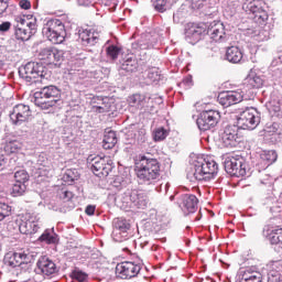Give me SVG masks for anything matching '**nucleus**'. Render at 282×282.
Returning a JSON list of instances; mask_svg holds the SVG:
<instances>
[{
  "instance_id": "c9c22d12",
  "label": "nucleus",
  "mask_w": 282,
  "mask_h": 282,
  "mask_svg": "<svg viewBox=\"0 0 282 282\" xmlns=\"http://www.w3.org/2000/svg\"><path fill=\"white\" fill-rule=\"evenodd\" d=\"M122 48L117 45H109L106 48V56L109 61H118V56H120Z\"/></svg>"
},
{
  "instance_id": "20e7f679",
  "label": "nucleus",
  "mask_w": 282,
  "mask_h": 282,
  "mask_svg": "<svg viewBox=\"0 0 282 282\" xmlns=\"http://www.w3.org/2000/svg\"><path fill=\"white\" fill-rule=\"evenodd\" d=\"M36 252L31 249H22L19 251H9L4 254L3 265L11 270L14 268H21L24 272L30 270V263L34 261Z\"/></svg>"
},
{
  "instance_id": "c03bdc74",
  "label": "nucleus",
  "mask_w": 282,
  "mask_h": 282,
  "mask_svg": "<svg viewBox=\"0 0 282 282\" xmlns=\"http://www.w3.org/2000/svg\"><path fill=\"white\" fill-rule=\"evenodd\" d=\"M101 3L106 12H116L118 8V0H101Z\"/></svg>"
},
{
  "instance_id": "4468645a",
  "label": "nucleus",
  "mask_w": 282,
  "mask_h": 282,
  "mask_svg": "<svg viewBox=\"0 0 282 282\" xmlns=\"http://www.w3.org/2000/svg\"><path fill=\"white\" fill-rule=\"evenodd\" d=\"M112 224L113 241H116L117 243H122V241H127V239H129V230H131V224H129V220L124 218H115Z\"/></svg>"
},
{
  "instance_id": "6ab92c4d",
  "label": "nucleus",
  "mask_w": 282,
  "mask_h": 282,
  "mask_svg": "<svg viewBox=\"0 0 282 282\" xmlns=\"http://www.w3.org/2000/svg\"><path fill=\"white\" fill-rule=\"evenodd\" d=\"M39 58L43 61L45 65H58V63L63 61V51H58L56 47L41 48Z\"/></svg>"
},
{
  "instance_id": "864d4df0",
  "label": "nucleus",
  "mask_w": 282,
  "mask_h": 282,
  "mask_svg": "<svg viewBox=\"0 0 282 282\" xmlns=\"http://www.w3.org/2000/svg\"><path fill=\"white\" fill-rule=\"evenodd\" d=\"M32 19V14L28 15H15L14 21L18 22L20 25H26L28 21Z\"/></svg>"
},
{
  "instance_id": "c756f323",
  "label": "nucleus",
  "mask_w": 282,
  "mask_h": 282,
  "mask_svg": "<svg viewBox=\"0 0 282 282\" xmlns=\"http://www.w3.org/2000/svg\"><path fill=\"white\" fill-rule=\"evenodd\" d=\"M118 144V137L116 135V131L110 130L106 132L102 140V147L106 150L113 149Z\"/></svg>"
},
{
  "instance_id": "8fccbe9b",
  "label": "nucleus",
  "mask_w": 282,
  "mask_h": 282,
  "mask_svg": "<svg viewBox=\"0 0 282 282\" xmlns=\"http://www.w3.org/2000/svg\"><path fill=\"white\" fill-rule=\"evenodd\" d=\"M134 140L138 144H144L147 142V130L141 129L134 133Z\"/></svg>"
},
{
  "instance_id": "bb28decb",
  "label": "nucleus",
  "mask_w": 282,
  "mask_h": 282,
  "mask_svg": "<svg viewBox=\"0 0 282 282\" xmlns=\"http://www.w3.org/2000/svg\"><path fill=\"white\" fill-rule=\"evenodd\" d=\"M226 61L229 63H241L243 61V52L238 46H229L226 51Z\"/></svg>"
},
{
  "instance_id": "680f3d73",
  "label": "nucleus",
  "mask_w": 282,
  "mask_h": 282,
  "mask_svg": "<svg viewBox=\"0 0 282 282\" xmlns=\"http://www.w3.org/2000/svg\"><path fill=\"white\" fill-rule=\"evenodd\" d=\"M10 28H12V23L10 22H2L0 24V32H8L10 30Z\"/></svg>"
},
{
  "instance_id": "412c9836",
  "label": "nucleus",
  "mask_w": 282,
  "mask_h": 282,
  "mask_svg": "<svg viewBox=\"0 0 282 282\" xmlns=\"http://www.w3.org/2000/svg\"><path fill=\"white\" fill-rule=\"evenodd\" d=\"M243 101L241 91L229 90L218 95V102L223 107H231V105H239Z\"/></svg>"
},
{
  "instance_id": "ddd939ff",
  "label": "nucleus",
  "mask_w": 282,
  "mask_h": 282,
  "mask_svg": "<svg viewBox=\"0 0 282 282\" xmlns=\"http://www.w3.org/2000/svg\"><path fill=\"white\" fill-rule=\"evenodd\" d=\"M225 171L228 175L234 177H245L246 175V161L242 156H227L225 160Z\"/></svg>"
},
{
  "instance_id": "f3484780",
  "label": "nucleus",
  "mask_w": 282,
  "mask_h": 282,
  "mask_svg": "<svg viewBox=\"0 0 282 282\" xmlns=\"http://www.w3.org/2000/svg\"><path fill=\"white\" fill-rule=\"evenodd\" d=\"M203 34H206V24L204 23H188L185 28V41L191 45L202 41Z\"/></svg>"
},
{
  "instance_id": "338daca9",
  "label": "nucleus",
  "mask_w": 282,
  "mask_h": 282,
  "mask_svg": "<svg viewBox=\"0 0 282 282\" xmlns=\"http://www.w3.org/2000/svg\"><path fill=\"white\" fill-rule=\"evenodd\" d=\"M164 187L165 193H167L169 188L171 187V184L166 183L165 185H161V188Z\"/></svg>"
},
{
  "instance_id": "bf43d9fd",
  "label": "nucleus",
  "mask_w": 282,
  "mask_h": 282,
  "mask_svg": "<svg viewBox=\"0 0 282 282\" xmlns=\"http://www.w3.org/2000/svg\"><path fill=\"white\" fill-rule=\"evenodd\" d=\"M73 197H74V193L69 191H64L61 194V198L64 199L65 202H69L70 199H73Z\"/></svg>"
},
{
  "instance_id": "e2e57ef3",
  "label": "nucleus",
  "mask_w": 282,
  "mask_h": 282,
  "mask_svg": "<svg viewBox=\"0 0 282 282\" xmlns=\"http://www.w3.org/2000/svg\"><path fill=\"white\" fill-rule=\"evenodd\" d=\"M279 63H282V51L278 53V56L272 61L271 65L276 66Z\"/></svg>"
},
{
  "instance_id": "1a4fd4ad",
  "label": "nucleus",
  "mask_w": 282,
  "mask_h": 282,
  "mask_svg": "<svg viewBox=\"0 0 282 282\" xmlns=\"http://www.w3.org/2000/svg\"><path fill=\"white\" fill-rule=\"evenodd\" d=\"M122 204L130 208H141L144 210L149 206V194L144 189H127L121 195Z\"/></svg>"
},
{
  "instance_id": "774afa93",
  "label": "nucleus",
  "mask_w": 282,
  "mask_h": 282,
  "mask_svg": "<svg viewBox=\"0 0 282 282\" xmlns=\"http://www.w3.org/2000/svg\"><path fill=\"white\" fill-rule=\"evenodd\" d=\"M276 230H278V235L280 237V241L282 243V228H276Z\"/></svg>"
},
{
  "instance_id": "9b49d317",
  "label": "nucleus",
  "mask_w": 282,
  "mask_h": 282,
  "mask_svg": "<svg viewBox=\"0 0 282 282\" xmlns=\"http://www.w3.org/2000/svg\"><path fill=\"white\" fill-rule=\"evenodd\" d=\"M90 162V169L97 177H107L113 169V161L109 156H91L88 158Z\"/></svg>"
},
{
  "instance_id": "052dcab7",
  "label": "nucleus",
  "mask_w": 282,
  "mask_h": 282,
  "mask_svg": "<svg viewBox=\"0 0 282 282\" xmlns=\"http://www.w3.org/2000/svg\"><path fill=\"white\" fill-rule=\"evenodd\" d=\"M19 6L22 10H30L32 2H30V0H20Z\"/></svg>"
},
{
  "instance_id": "f257e3e1",
  "label": "nucleus",
  "mask_w": 282,
  "mask_h": 282,
  "mask_svg": "<svg viewBox=\"0 0 282 282\" xmlns=\"http://www.w3.org/2000/svg\"><path fill=\"white\" fill-rule=\"evenodd\" d=\"M242 9H245L249 14H253V23L251 28L245 30V35L250 36L251 39H256V41H268L270 39V34L268 31H263L261 25H265V21H268V11H265V3L262 0H253L249 2H245L242 4Z\"/></svg>"
},
{
  "instance_id": "79ce46f5",
  "label": "nucleus",
  "mask_w": 282,
  "mask_h": 282,
  "mask_svg": "<svg viewBox=\"0 0 282 282\" xmlns=\"http://www.w3.org/2000/svg\"><path fill=\"white\" fill-rule=\"evenodd\" d=\"M14 180L18 183L25 184L30 180V174L25 170H19L14 173Z\"/></svg>"
},
{
  "instance_id": "6e6d98bb",
  "label": "nucleus",
  "mask_w": 282,
  "mask_h": 282,
  "mask_svg": "<svg viewBox=\"0 0 282 282\" xmlns=\"http://www.w3.org/2000/svg\"><path fill=\"white\" fill-rule=\"evenodd\" d=\"M269 133H275L276 135H281L282 126L278 122L272 123V126L269 128Z\"/></svg>"
},
{
  "instance_id": "69168bd1",
  "label": "nucleus",
  "mask_w": 282,
  "mask_h": 282,
  "mask_svg": "<svg viewBox=\"0 0 282 282\" xmlns=\"http://www.w3.org/2000/svg\"><path fill=\"white\" fill-rule=\"evenodd\" d=\"M4 164H6V161L3 160V156L0 155V171H3Z\"/></svg>"
},
{
  "instance_id": "49530a36",
  "label": "nucleus",
  "mask_w": 282,
  "mask_h": 282,
  "mask_svg": "<svg viewBox=\"0 0 282 282\" xmlns=\"http://www.w3.org/2000/svg\"><path fill=\"white\" fill-rule=\"evenodd\" d=\"M166 135H169V132L164 128H158L154 131V140H155V142H160L162 140H165Z\"/></svg>"
},
{
  "instance_id": "a19ab883",
  "label": "nucleus",
  "mask_w": 282,
  "mask_h": 282,
  "mask_svg": "<svg viewBox=\"0 0 282 282\" xmlns=\"http://www.w3.org/2000/svg\"><path fill=\"white\" fill-rule=\"evenodd\" d=\"M12 215V206L0 202V221Z\"/></svg>"
},
{
  "instance_id": "de8ad7c7",
  "label": "nucleus",
  "mask_w": 282,
  "mask_h": 282,
  "mask_svg": "<svg viewBox=\"0 0 282 282\" xmlns=\"http://www.w3.org/2000/svg\"><path fill=\"white\" fill-rule=\"evenodd\" d=\"M22 147L23 144L17 140H13L7 143V149L8 151H10V153H17V151H19Z\"/></svg>"
},
{
  "instance_id": "2eb2a0df",
  "label": "nucleus",
  "mask_w": 282,
  "mask_h": 282,
  "mask_svg": "<svg viewBox=\"0 0 282 282\" xmlns=\"http://www.w3.org/2000/svg\"><path fill=\"white\" fill-rule=\"evenodd\" d=\"M206 34L215 43H226L230 39V35L226 33V26L221 22H213L208 28L206 26Z\"/></svg>"
},
{
  "instance_id": "4c0bfd02",
  "label": "nucleus",
  "mask_w": 282,
  "mask_h": 282,
  "mask_svg": "<svg viewBox=\"0 0 282 282\" xmlns=\"http://www.w3.org/2000/svg\"><path fill=\"white\" fill-rule=\"evenodd\" d=\"M78 171L76 170H66V172L63 175V182L65 184L72 185L76 180H78Z\"/></svg>"
},
{
  "instance_id": "72a5a7b5",
  "label": "nucleus",
  "mask_w": 282,
  "mask_h": 282,
  "mask_svg": "<svg viewBox=\"0 0 282 282\" xmlns=\"http://www.w3.org/2000/svg\"><path fill=\"white\" fill-rule=\"evenodd\" d=\"M25 191H28V185H25V183L15 182L10 189V194L12 197H21Z\"/></svg>"
},
{
  "instance_id": "f704fd0d",
  "label": "nucleus",
  "mask_w": 282,
  "mask_h": 282,
  "mask_svg": "<svg viewBox=\"0 0 282 282\" xmlns=\"http://www.w3.org/2000/svg\"><path fill=\"white\" fill-rule=\"evenodd\" d=\"M31 36L32 32L28 31V29L19 24L15 26V39H18V41H30Z\"/></svg>"
},
{
  "instance_id": "f8f14e48",
  "label": "nucleus",
  "mask_w": 282,
  "mask_h": 282,
  "mask_svg": "<svg viewBox=\"0 0 282 282\" xmlns=\"http://www.w3.org/2000/svg\"><path fill=\"white\" fill-rule=\"evenodd\" d=\"M221 115L218 110H203L196 120V124L200 131H210V129L217 127Z\"/></svg>"
},
{
  "instance_id": "393cba45",
  "label": "nucleus",
  "mask_w": 282,
  "mask_h": 282,
  "mask_svg": "<svg viewBox=\"0 0 282 282\" xmlns=\"http://www.w3.org/2000/svg\"><path fill=\"white\" fill-rule=\"evenodd\" d=\"M240 282H262L263 274H261L256 267H249L240 271Z\"/></svg>"
},
{
  "instance_id": "2f4dec72",
  "label": "nucleus",
  "mask_w": 282,
  "mask_h": 282,
  "mask_svg": "<svg viewBox=\"0 0 282 282\" xmlns=\"http://www.w3.org/2000/svg\"><path fill=\"white\" fill-rule=\"evenodd\" d=\"M260 158L267 166H270L271 164H274V162H276V158H279V155L274 150H265L260 154Z\"/></svg>"
},
{
  "instance_id": "0eeeda50",
  "label": "nucleus",
  "mask_w": 282,
  "mask_h": 282,
  "mask_svg": "<svg viewBox=\"0 0 282 282\" xmlns=\"http://www.w3.org/2000/svg\"><path fill=\"white\" fill-rule=\"evenodd\" d=\"M19 74L26 83H39L36 78H40V83H43V79H47V67L37 62H29L20 67Z\"/></svg>"
},
{
  "instance_id": "473e14b6",
  "label": "nucleus",
  "mask_w": 282,
  "mask_h": 282,
  "mask_svg": "<svg viewBox=\"0 0 282 282\" xmlns=\"http://www.w3.org/2000/svg\"><path fill=\"white\" fill-rule=\"evenodd\" d=\"M121 67L126 72H135L138 69V59H135V56L133 55H128L121 64Z\"/></svg>"
},
{
  "instance_id": "09e8293b",
  "label": "nucleus",
  "mask_w": 282,
  "mask_h": 282,
  "mask_svg": "<svg viewBox=\"0 0 282 282\" xmlns=\"http://www.w3.org/2000/svg\"><path fill=\"white\" fill-rule=\"evenodd\" d=\"M154 9L158 10V12H166L169 10V3L166 0H155L153 3Z\"/></svg>"
},
{
  "instance_id": "13d9d810",
  "label": "nucleus",
  "mask_w": 282,
  "mask_h": 282,
  "mask_svg": "<svg viewBox=\"0 0 282 282\" xmlns=\"http://www.w3.org/2000/svg\"><path fill=\"white\" fill-rule=\"evenodd\" d=\"M77 3L83 8H89V6H96V0H77Z\"/></svg>"
},
{
  "instance_id": "c85d7f7f",
  "label": "nucleus",
  "mask_w": 282,
  "mask_h": 282,
  "mask_svg": "<svg viewBox=\"0 0 282 282\" xmlns=\"http://www.w3.org/2000/svg\"><path fill=\"white\" fill-rule=\"evenodd\" d=\"M263 237L270 241L273 246L281 243V238L279 236L278 229L265 227L262 231Z\"/></svg>"
},
{
  "instance_id": "58836bf2",
  "label": "nucleus",
  "mask_w": 282,
  "mask_h": 282,
  "mask_svg": "<svg viewBox=\"0 0 282 282\" xmlns=\"http://www.w3.org/2000/svg\"><path fill=\"white\" fill-rule=\"evenodd\" d=\"M72 280L73 281H78V282H87L89 279V275L86 272H83L82 270H74L70 273Z\"/></svg>"
},
{
  "instance_id": "423d86ee",
  "label": "nucleus",
  "mask_w": 282,
  "mask_h": 282,
  "mask_svg": "<svg viewBox=\"0 0 282 282\" xmlns=\"http://www.w3.org/2000/svg\"><path fill=\"white\" fill-rule=\"evenodd\" d=\"M42 34L54 45H61V43L65 42V36H67L65 23L61 19H50L43 25Z\"/></svg>"
},
{
  "instance_id": "b1692460",
  "label": "nucleus",
  "mask_w": 282,
  "mask_h": 282,
  "mask_svg": "<svg viewBox=\"0 0 282 282\" xmlns=\"http://www.w3.org/2000/svg\"><path fill=\"white\" fill-rule=\"evenodd\" d=\"M40 228L41 226H39L36 217L31 216L28 219L21 220L20 232L21 235H36Z\"/></svg>"
},
{
  "instance_id": "7c9ffc66",
  "label": "nucleus",
  "mask_w": 282,
  "mask_h": 282,
  "mask_svg": "<svg viewBox=\"0 0 282 282\" xmlns=\"http://www.w3.org/2000/svg\"><path fill=\"white\" fill-rule=\"evenodd\" d=\"M269 112L275 118H282V101L276 99L269 101Z\"/></svg>"
},
{
  "instance_id": "9d476101",
  "label": "nucleus",
  "mask_w": 282,
  "mask_h": 282,
  "mask_svg": "<svg viewBox=\"0 0 282 282\" xmlns=\"http://www.w3.org/2000/svg\"><path fill=\"white\" fill-rule=\"evenodd\" d=\"M144 262L140 258L133 261L120 262L116 267V274L119 279H133L140 274Z\"/></svg>"
},
{
  "instance_id": "f03ea898",
  "label": "nucleus",
  "mask_w": 282,
  "mask_h": 282,
  "mask_svg": "<svg viewBox=\"0 0 282 282\" xmlns=\"http://www.w3.org/2000/svg\"><path fill=\"white\" fill-rule=\"evenodd\" d=\"M219 165L217 161L210 158L197 156L187 172V177L191 182H210L217 177Z\"/></svg>"
},
{
  "instance_id": "603ef678",
  "label": "nucleus",
  "mask_w": 282,
  "mask_h": 282,
  "mask_svg": "<svg viewBox=\"0 0 282 282\" xmlns=\"http://www.w3.org/2000/svg\"><path fill=\"white\" fill-rule=\"evenodd\" d=\"M268 282H281V273L279 271H270L268 273Z\"/></svg>"
},
{
  "instance_id": "a18cd8bd",
  "label": "nucleus",
  "mask_w": 282,
  "mask_h": 282,
  "mask_svg": "<svg viewBox=\"0 0 282 282\" xmlns=\"http://www.w3.org/2000/svg\"><path fill=\"white\" fill-rule=\"evenodd\" d=\"M12 6H10V0H0V17H6L10 14V10Z\"/></svg>"
},
{
  "instance_id": "4be33fe9",
  "label": "nucleus",
  "mask_w": 282,
  "mask_h": 282,
  "mask_svg": "<svg viewBox=\"0 0 282 282\" xmlns=\"http://www.w3.org/2000/svg\"><path fill=\"white\" fill-rule=\"evenodd\" d=\"M181 203L180 206L186 215H191L193 213H196L197 205L199 204V199L197 196L193 194H183L181 195Z\"/></svg>"
},
{
  "instance_id": "5fc2aeb1",
  "label": "nucleus",
  "mask_w": 282,
  "mask_h": 282,
  "mask_svg": "<svg viewBox=\"0 0 282 282\" xmlns=\"http://www.w3.org/2000/svg\"><path fill=\"white\" fill-rule=\"evenodd\" d=\"M26 28H29V32H31V34L36 32V18H34V15H32V19L26 20Z\"/></svg>"
},
{
  "instance_id": "dca6fc26",
  "label": "nucleus",
  "mask_w": 282,
  "mask_h": 282,
  "mask_svg": "<svg viewBox=\"0 0 282 282\" xmlns=\"http://www.w3.org/2000/svg\"><path fill=\"white\" fill-rule=\"evenodd\" d=\"M223 147L235 149L240 142L239 128L237 126H227L221 134Z\"/></svg>"
},
{
  "instance_id": "5701e85b",
  "label": "nucleus",
  "mask_w": 282,
  "mask_h": 282,
  "mask_svg": "<svg viewBox=\"0 0 282 282\" xmlns=\"http://www.w3.org/2000/svg\"><path fill=\"white\" fill-rule=\"evenodd\" d=\"M78 39L82 45L91 47L98 43L100 35L91 30L77 29Z\"/></svg>"
},
{
  "instance_id": "6e6552de",
  "label": "nucleus",
  "mask_w": 282,
  "mask_h": 282,
  "mask_svg": "<svg viewBox=\"0 0 282 282\" xmlns=\"http://www.w3.org/2000/svg\"><path fill=\"white\" fill-rule=\"evenodd\" d=\"M260 122L261 113L254 107L246 108L237 117V128L247 131H254Z\"/></svg>"
},
{
  "instance_id": "a878e982",
  "label": "nucleus",
  "mask_w": 282,
  "mask_h": 282,
  "mask_svg": "<svg viewBox=\"0 0 282 282\" xmlns=\"http://www.w3.org/2000/svg\"><path fill=\"white\" fill-rule=\"evenodd\" d=\"M99 102L97 105H93V111L95 113H109V111H113V101L109 98L98 99Z\"/></svg>"
},
{
  "instance_id": "4d7b16f0",
  "label": "nucleus",
  "mask_w": 282,
  "mask_h": 282,
  "mask_svg": "<svg viewBox=\"0 0 282 282\" xmlns=\"http://www.w3.org/2000/svg\"><path fill=\"white\" fill-rule=\"evenodd\" d=\"M182 85L186 87V89H191L193 87V76L188 75L182 80Z\"/></svg>"
},
{
  "instance_id": "3c124183",
  "label": "nucleus",
  "mask_w": 282,
  "mask_h": 282,
  "mask_svg": "<svg viewBox=\"0 0 282 282\" xmlns=\"http://www.w3.org/2000/svg\"><path fill=\"white\" fill-rule=\"evenodd\" d=\"M8 230L10 232H21V220L11 221L8 224Z\"/></svg>"
},
{
  "instance_id": "39448f33",
  "label": "nucleus",
  "mask_w": 282,
  "mask_h": 282,
  "mask_svg": "<svg viewBox=\"0 0 282 282\" xmlns=\"http://www.w3.org/2000/svg\"><path fill=\"white\" fill-rule=\"evenodd\" d=\"M58 100H61V89L54 85L45 86L34 93V104L41 109L56 107Z\"/></svg>"
},
{
  "instance_id": "0e129e2a",
  "label": "nucleus",
  "mask_w": 282,
  "mask_h": 282,
  "mask_svg": "<svg viewBox=\"0 0 282 282\" xmlns=\"http://www.w3.org/2000/svg\"><path fill=\"white\" fill-rule=\"evenodd\" d=\"M86 215H89L91 217V215H94V213H96V206L94 205H88L85 209Z\"/></svg>"
},
{
  "instance_id": "cd10ccee",
  "label": "nucleus",
  "mask_w": 282,
  "mask_h": 282,
  "mask_svg": "<svg viewBox=\"0 0 282 282\" xmlns=\"http://www.w3.org/2000/svg\"><path fill=\"white\" fill-rule=\"evenodd\" d=\"M37 241H40L41 243H46L47 246H51L58 241V235L54 231V228L46 229L39 237Z\"/></svg>"
},
{
  "instance_id": "37998d69",
  "label": "nucleus",
  "mask_w": 282,
  "mask_h": 282,
  "mask_svg": "<svg viewBox=\"0 0 282 282\" xmlns=\"http://www.w3.org/2000/svg\"><path fill=\"white\" fill-rule=\"evenodd\" d=\"M247 85L252 89H259L263 87V79H261L259 76H253L248 79Z\"/></svg>"
},
{
  "instance_id": "a211bd4d",
  "label": "nucleus",
  "mask_w": 282,
  "mask_h": 282,
  "mask_svg": "<svg viewBox=\"0 0 282 282\" xmlns=\"http://www.w3.org/2000/svg\"><path fill=\"white\" fill-rule=\"evenodd\" d=\"M58 272L56 262L47 256H42L36 262V274H42V276H52Z\"/></svg>"
},
{
  "instance_id": "ea45409f",
  "label": "nucleus",
  "mask_w": 282,
  "mask_h": 282,
  "mask_svg": "<svg viewBox=\"0 0 282 282\" xmlns=\"http://www.w3.org/2000/svg\"><path fill=\"white\" fill-rule=\"evenodd\" d=\"M148 83H160L162 80V75L158 72V68H150L147 73Z\"/></svg>"
},
{
  "instance_id": "7ed1b4c3",
  "label": "nucleus",
  "mask_w": 282,
  "mask_h": 282,
  "mask_svg": "<svg viewBox=\"0 0 282 282\" xmlns=\"http://www.w3.org/2000/svg\"><path fill=\"white\" fill-rule=\"evenodd\" d=\"M135 173L140 184L151 186V184H155L160 180V161L142 156L135 163Z\"/></svg>"
},
{
  "instance_id": "aec40b11",
  "label": "nucleus",
  "mask_w": 282,
  "mask_h": 282,
  "mask_svg": "<svg viewBox=\"0 0 282 282\" xmlns=\"http://www.w3.org/2000/svg\"><path fill=\"white\" fill-rule=\"evenodd\" d=\"M30 106L19 104L13 107L12 111L10 112V120L12 124H23L30 118Z\"/></svg>"
},
{
  "instance_id": "e433bc0d",
  "label": "nucleus",
  "mask_w": 282,
  "mask_h": 282,
  "mask_svg": "<svg viewBox=\"0 0 282 282\" xmlns=\"http://www.w3.org/2000/svg\"><path fill=\"white\" fill-rule=\"evenodd\" d=\"M145 98L143 95L134 94L129 98V102L131 107H135L137 109H142L145 105Z\"/></svg>"
}]
</instances>
